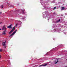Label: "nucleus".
Listing matches in <instances>:
<instances>
[{"instance_id":"1","label":"nucleus","mask_w":67,"mask_h":67,"mask_svg":"<svg viewBox=\"0 0 67 67\" xmlns=\"http://www.w3.org/2000/svg\"><path fill=\"white\" fill-rule=\"evenodd\" d=\"M16 31H17V30H15L14 31V32L13 33H12V34L10 35V36H12V35H14V34L16 32Z\"/></svg>"},{"instance_id":"2","label":"nucleus","mask_w":67,"mask_h":67,"mask_svg":"<svg viewBox=\"0 0 67 67\" xmlns=\"http://www.w3.org/2000/svg\"><path fill=\"white\" fill-rule=\"evenodd\" d=\"M47 65V64H46L44 65H41L39 66V67H42V66H46V65Z\"/></svg>"},{"instance_id":"3","label":"nucleus","mask_w":67,"mask_h":67,"mask_svg":"<svg viewBox=\"0 0 67 67\" xmlns=\"http://www.w3.org/2000/svg\"><path fill=\"white\" fill-rule=\"evenodd\" d=\"M5 43L6 42L5 41L4 42H3L2 43V46H5Z\"/></svg>"},{"instance_id":"4","label":"nucleus","mask_w":67,"mask_h":67,"mask_svg":"<svg viewBox=\"0 0 67 67\" xmlns=\"http://www.w3.org/2000/svg\"><path fill=\"white\" fill-rule=\"evenodd\" d=\"M7 28L5 27V26H4L2 28V30H6V29Z\"/></svg>"},{"instance_id":"5","label":"nucleus","mask_w":67,"mask_h":67,"mask_svg":"<svg viewBox=\"0 0 67 67\" xmlns=\"http://www.w3.org/2000/svg\"><path fill=\"white\" fill-rule=\"evenodd\" d=\"M6 32V30H5V31H3V33H2V34L4 35H5V32Z\"/></svg>"},{"instance_id":"6","label":"nucleus","mask_w":67,"mask_h":67,"mask_svg":"<svg viewBox=\"0 0 67 67\" xmlns=\"http://www.w3.org/2000/svg\"><path fill=\"white\" fill-rule=\"evenodd\" d=\"M12 25H10L9 26H8L7 27V28H9V29H12V28L11 27L12 26Z\"/></svg>"},{"instance_id":"7","label":"nucleus","mask_w":67,"mask_h":67,"mask_svg":"<svg viewBox=\"0 0 67 67\" xmlns=\"http://www.w3.org/2000/svg\"><path fill=\"white\" fill-rule=\"evenodd\" d=\"M15 29V27H14L12 29V30L13 31V30H14Z\"/></svg>"},{"instance_id":"8","label":"nucleus","mask_w":67,"mask_h":67,"mask_svg":"<svg viewBox=\"0 0 67 67\" xmlns=\"http://www.w3.org/2000/svg\"><path fill=\"white\" fill-rule=\"evenodd\" d=\"M65 9V8L64 7H63L62 8V10H64V9Z\"/></svg>"},{"instance_id":"9","label":"nucleus","mask_w":67,"mask_h":67,"mask_svg":"<svg viewBox=\"0 0 67 67\" xmlns=\"http://www.w3.org/2000/svg\"><path fill=\"white\" fill-rule=\"evenodd\" d=\"M12 32H13V31L12 30L9 32V34H11V33H12Z\"/></svg>"},{"instance_id":"10","label":"nucleus","mask_w":67,"mask_h":67,"mask_svg":"<svg viewBox=\"0 0 67 67\" xmlns=\"http://www.w3.org/2000/svg\"><path fill=\"white\" fill-rule=\"evenodd\" d=\"M60 19H59L57 21V22H60Z\"/></svg>"},{"instance_id":"11","label":"nucleus","mask_w":67,"mask_h":67,"mask_svg":"<svg viewBox=\"0 0 67 67\" xmlns=\"http://www.w3.org/2000/svg\"><path fill=\"white\" fill-rule=\"evenodd\" d=\"M4 48H5L6 47H6V46H3Z\"/></svg>"},{"instance_id":"12","label":"nucleus","mask_w":67,"mask_h":67,"mask_svg":"<svg viewBox=\"0 0 67 67\" xmlns=\"http://www.w3.org/2000/svg\"><path fill=\"white\" fill-rule=\"evenodd\" d=\"M58 62V60H57V62L55 63V64H57Z\"/></svg>"},{"instance_id":"13","label":"nucleus","mask_w":67,"mask_h":67,"mask_svg":"<svg viewBox=\"0 0 67 67\" xmlns=\"http://www.w3.org/2000/svg\"><path fill=\"white\" fill-rule=\"evenodd\" d=\"M1 8H3V5H2L1 6Z\"/></svg>"},{"instance_id":"14","label":"nucleus","mask_w":67,"mask_h":67,"mask_svg":"<svg viewBox=\"0 0 67 67\" xmlns=\"http://www.w3.org/2000/svg\"><path fill=\"white\" fill-rule=\"evenodd\" d=\"M25 12L23 11V14H25Z\"/></svg>"},{"instance_id":"15","label":"nucleus","mask_w":67,"mask_h":67,"mask_svg":"<svg viewBox=\"0 0 67 67\" xmlns=\"http://www.w3.org/2000/svg\"><path fill=\"white\" fill-rule=\"evenodd\" d=\"M17 25H18V24H16L15 25V26H16H16H17Z\"/></svg>"},{"instance_id":"16","label":"nucleus","mask_w":67,"mask_h":67,"mask_svg":"<svg viewBox=\"0 0 67 67\" xmlns=\"http://www.w3.org/2000/svg\"><path fill=\"white\" fill-rule=\"evenodd\" d=\"M55 9H56V7H54V8L53 9H54V10H55Z\"/></svg>"},{"instance_id":"17","label":"nucleus","mask_w":67,"mask_h":67,"mask_svg":"<svg viewBox=\"0 0 67 67\" xmlns=\"http://www.w3.org/2000/svg\"><path fill=\"white\" fill-rule=\"evenodd\" d=\"M2 51V50L0 49V52H1Z\"/></svg>"},{"instance_id":"18","label":"nucleus","mask_w":67,"mask_h":67,"mask_svg":"<svg viewBox=\"0 0 67 67\" xmlns=\"http://www.w3.org/2000/svg\"><path fill=\"white\" fill-rule=\"evenodd\" d=\"M1 13H2V12H0V14H1Z\"/></svg>"},{"instance_id":"19","label":"nucleus","mask_w":67,"mask_h":67,"mask_svg":"<svg viewBox=\"0 0 67 67\" xmlns=\"http://www.w3.org/2000/svg\"><path fill=\"white\" fill-rule=\"evenodd\" d=\"M2 23V22L0 23V24H1Z\"/></svg>"},{"instance_id":"20","label":"nucleus","mask_w":67,"mask_h":67,"mask_svg":"<svg viewBox=\"0 0 67 67\" xmlns=\"http://www.w3.org/2000/svg\"><path fill=\"white\" fill-rule=\"evenodd\" d=\"M1 29H0V30H1Z\"/></svg>"}]
</instances>
